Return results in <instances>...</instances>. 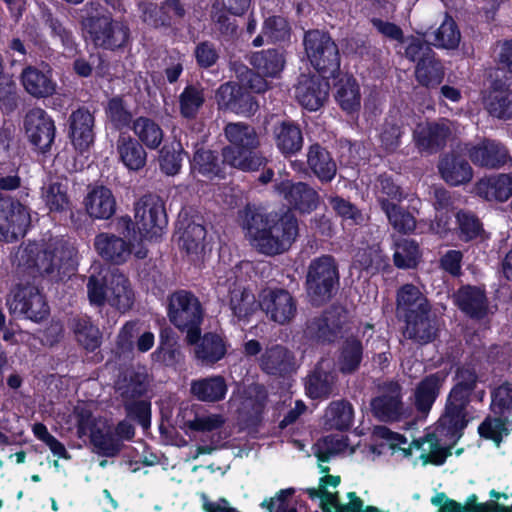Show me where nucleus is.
I'll return each mask as SVG.
<instances>
[{
	"label": "nucleus",
	"mask_w": 512,
	"mask_h": 512,
	"mask_svg": "<svg viewBox=\"0 0 512 512\" xmlns=\"http://www.w3.org/2000/svg\"><path fill=\"white\" fill-rule=\"evenodd\" d=\"M241 224L251 245L266 255H276L288 250L298 236L296 217L286 212L263 214L246 207L240 212Z\"/></svg>",
	"instance_id": "nucleus-1"
},
{
	"label": "nucleus",
	"mask_w": 512,
	"mask_h": 512,
	"mask_svg": "<svg viewBox=\"0 0 512 512\" xmlns=\"http://www.w3.org/2000/svg\"><path fill=\"white\" fill-rule=\"evenodd\" d=\"M75 247L63 238H51L43 244L29 243L18 250L19 265L36 270L53 280H62L76 267Z\"/></svg>",
	"instance_id": "nucleus-2"
},
{
	"label": "nucleus",
	"mask_w": 512,
	"mask_h": 512,
	"mask_svg": "<svg viewBox=\"0 0 512 512\" xmlns=\"http://www.w3.org/2000/svg\"><path fill=\"white\" fill-rule=\"evenodd\" d=\"M86 286L90 304L97 307L108 304L124 313L130 310L135 302L131 283L119 269H113L105 275L92 273Z\"/></svg>",
	"instance_id": "nucleus-3"
},
{
	"label": "nucleus",
	"mask_w": 512,
	"mask_h": 512,
	"mask_svg": "<svg viewBox=\"0 0 512 512\" xmlns=\"http://www.w3.org/2000/svg\"><path fill=\"white\" fill-rule=\"evenodd\" d=\"M224 134L230 145L222 150L223 163L242 171H254L265 163V158L256 153L260 140L250 125L237 122L228 123Z\"/></svg>",
	"instance_id": "nucleus-4"
},
{
	"label": "nucleus",
	"mask_w": 512,
	"mask_h": 512,
	"mask_svg": "<svg viewBox=\"0 0 512 512\" xmlns=\"http://www.w3.org/2000/svg\"><path fill=\"white\" fill-rule=\"evenodd\" d=\"M339 284L335 260L328 255L313 259L306 276L307 294L311 302L321 305L331 299Z\"/></svg>",
	"instance_id": "nucleus-5"
},
{
	"label": "nucleus",
	"mask_w": 512,
	"mask_h": 512,
	"mask_svg": "<svg viewBox=\"0 0 512 512\" xmlns=\"http://www.w3.org/2000/svg\"><path fill=\"white\" fill-rule=\"evenodd\" d=\"M168 316L178 329L187 332L186 338L190 344L196 343L200 335L202 310L192 293L185 290L173 293L169 297Z\"/></svg>",
	"instance_id": "nucleus-6"
},
{
	"label": "nucleus",
	"mask_w": 512,
	"mask_h": 512,
	"mask_svg": "<svg viewBox=\"0 0 512 512\" xmlns=\"http://www.w3.org/2000/svg\"><path fill=\"white\" fill-rule=\"evenodd\" d=\"M95 46L114 50L123 47L129 40V27L109 15L89 17L83 22Z\"/></svg>",
	"instance_id": "nucleus-7"
},
{
	"label": "nucleus",
	"mask_w": 512,
	"mask_h": 512,
	"mask_svg": "<svg viewBox=\"0 0 512 512\" xmlns=\"http://www.w3.org/2000/svg\"><path fill=\"white\" fill-rule=\"evenodd\" d=\"M340 483L339 476L324 475L320 478L318 488H307L305 492L311 499H320L324 512H381L373 506L362 510L363 502L355 493H348L349 502L345 505L339 503L335 489Z\"/></svg>",
	"instance_id": "nucleus-8"
},
{
	"label": "nucleus",
	"mask_w": 512,
	"mask_h": 512,
	"mask_svg": "<svg viewBox=\"0 0 512 512\" xmlns=\"http://www.w3.org/2000/svg\"><path fill=\"white\" fill-rule=\"evenodd\" d=\"M134 211L135 225L141 239L152 240L161 236L167 225V216L159 197L143 196L135 204Z\"/></svg>",
	"instance_id": "nucleus-9"
},
{
	"label": "nucleus",
	"mask_w": 512,
	"mask_h": 512,
	"mask_svg": "<svg viewBox=\"0 0 512 512\" xmlns=\"http://www.w3.org/2000/svg\"><path fill=\"white\" fill-rule=\"evenodd\" d=\"M308 59L319 72L333 73L340 66L338 47L332 38L319 30L308 31L304 37Z\"/></svg>",
	"instance_id": "nucleus-10"
},
{
	"label": "nucleus",
	"mask_w": 512,
	"mask_h": 512,
	"mask_svg": "<svg viewBox=\"0 0 512 512\" xmlns=\"http://www.w3.org/2000/svg\"><path fill=\"white\" fill-rule=\"evenodd\" d=\"M146 391L145 379L142 374L129 371L116 382V392L122 398L128 415L136 417L146 428L149 424L150 406L144 400H137Z\"/></svg>",
	"instance_id": "nucleus-11"
},
{
	"label": "nucleus",
	"mask_w": 512,
	"mask_h": 512,
	"mask_svg": "<svg viewBox=\"0 0 512 512\" xmlns=\"http://www.w3.org/2000/svg\"><path fill=\"white\" fill-rule=\"evenodd\" d=\"M375 433L379 437L389 441L393 448L399 447L405 455H410L411 450L416 449L421 452L420 458H424L436 464H442L448 454H450L449 450L439 443V440L434 433H428L424 437L414 439L410 443L408 449L402 447L403 444L407 443L404 436L395 433L384 426L377 427Z\"/></svg>",
	"instance_id": "nucleus-12"
},
{
	"label": "nucleus",
	"mask_w": 512,
	"mask_h": 512,
	"mask_svg": "<svg viewBox=\"0 0 512 512\" xmlns=\"http://www.w3.org/2000/svg\"><path fill=\"white\" fill-rule=\"evenodd\" d=\"M7 305L14 316H22L34 322L43 320L49 313L44 296L30 283L18 284L7 300Z\"/></svg>",
	"instance_id": "nucleus-13"
},
{
	"label": "nucleus",
	"mask_w": 512,
	"mask_h": 512,
	"mask_svg": "<svg viewBox=\"0 0 512 512\" xmlns=\"http://www.w3.org/2000/svg\"><path fill=\"white\" fill-rule=\"evenodd\" d=\"M31 222L28 208L18 201L0 196V236L6 242L23 237Z\"/></svg>",
	"instance_id": "nucleus-14"
},
{
	"label": "nucleus",
	"mask_w": 512,
	"mask_h": 512,
	"mask_svg": "<svg viewBox=\"0 0 512 512\" xmlns=\"http://www.w3.org/2000/svg\"><path fill=\"white\" fill-rule=\"evenodd\" d=\"M469 403L447 397L444 412L438 420L437 431L452 443L461 438L464 429L473 419L468 409Z\"/></svg>",
	"instance_id": "nucleus-15"
},
{
	"label": "nucleus",
	"mask_w": 512,
	"mask_h": 512,
	"mask_svg": "<svg viewBox=\"0 0 512 512\" xmlns=\"http://www.w3.org/2000/svg\"><path fill=\"white\" fill-rule=\"evenodd\" d=\"M97 253L106 261L113 264H122L128 260L132 252L138 259L147 256V249L143 246L135 247L130 242L111 233H100L94 239Z\"/></svg>",
	"instance_id": "nucleus-16"
},
{
	"label": "nucleus",
	"mask_w": 512,
	"mask_h": 512,
	"mask_svg": "<svg viewBox=\"0 0 512 512\" xmlns=\"http://www.w3.org/2000/svg\"><path fill=\"white\" fill-rule=\"evenodd\" d=\"M259 307L273 322L280 325L289 323L296 315V301L283 289L264 290L260 295Z\"/></svg>",
	"instance_id": "nucleus-17"
},
{
	"label": "nucleus",
	"mask_w": 512,
	"mask_h": 512,
	"mask_svg": "<svg viewBox=\"0 0 512 512\" xmlns=\"http://www.w3.org/2000/svg\"><path fill=\"white\" fill-rule=\"evenodd\" d=\"M25 133L29 141L40 151L48 150L55 138V124L41 108L31 109L24 120Z\"/></svg>",
	"instance_id": "nucleus-18"
},
{
	"label": "nucleus",
	"mask_w": 512,
	"mask_h": 512,
	"mask_svg": "<svg viewBox=\"0 0 512 512\" xmlns=\"http://www.w3.org/2000/svg\"><path fill=\"white\" fill-rule=\"evenodd\" d=\"M227 287L230 293V309L233 316L239 322H247L258 309L259 304L256 302L255 295L237 283L234 276L231 274L225 280H218L217 289L219 293H224V288Z\"/></svg>",
	"instance_id": "nucleus-19"
},
{
	"label": "nucleus",
	"mask_w": 512,
	"mask_h": 512,
	"mask_svg": "<svg viewBox=\"0 0 512 512\" xmlns=\"http://www.w3.org/2000/svg\"><path fill=\"white\" fill-rule=\"evenodd\" d=\"M274 188L291 208L300 213H311L318 207L319 195L315 189L306 183H292L290 180H282L276 183Z\"/></svg>",
	"instance_id": "nucleus-20"
},
{
	"label": "nucleus",
	"mask_w": 512,
	"mask_h": 512,
	"mask_svg": "<svg viewBox=\"0 0 512 512\" xmlns=\"http://www.w3.org/2000/svg\"><path fill=\"white\" fill-rule=\"evenodd\" d=\"M329 83L325 77L301 75L294 88V96L306 109L316 111L328 98Z\"/></svg>",
	"instance_id": "nucleus-21"
},
{
	"label": "nucleus",
	"mask_w": 512,
	"mask_h": 512,
	"mask_svg": "<svg viewBox=\"0 0 512 512\" xmlns=\"http://www.w3.org/2000/svg\"><path fill=\"white\" fill-rule=\"evenodd\" d=\"M451 135L450 122H420L413 131L415 145L420 152L435 153L444 147Z\"/></svg>",
	"instance_id": "nucleus-22"
},
{
	"label": "nucleus",
	"mask_w": 512,
	"mask_h": 512,
	"mask_svg": "<svg viewBox=\"0 0 512 512\" xmlns=\"http://www.w3.org/2000/svg\"><path fill=\"white\" fill-rule=\"evenodd\" d=\"M337 372L332 359L323 358L307 377L306 393L312 399H326L336 390Z\"/></svg>",
	"instance_id": "nucleus-23"
},
{
	"label": "nucleus",
	"mask_w": 512,
	"mask_h": 512,
	"mask_svg": "<svg viewBox=\"0 0 512 512\" xmlns=\"http://www.w3.org/2000/svg\"><path fill=\"white\" fill-rule=\"evenodd\" d=\"M372 412L381 421H397L404 415L401 387L390 382L382 388V394L371 402Z\"/></svg>",
	"instance_id": "nucleus-24"
},
{
	"label": "nucleus",
	"mask_w": 512,
	"mask_h": 512,
	"mask_svg": "<svg viewBox=\"0 0 512 512\" xmlns=\"http://www.w3.org/2000/svg\"><path fill=\"white\" fill-rule=\"evenodd\" d=\"M140 8L143 21L154 27L170 26L179 22L185 15V9L179 0H164L161 6L142 3Z\"/></svg>",
	"instance_id": "nucleus-25"
},
{
	"label": "nucleus",
	"mask_w": 512,
	"mask_h": 512,
	"mask_svg": "<svg viewBox=\"0 0 512 512\" xmlns=\"http://www.w3.org/2000/svg\"><path fill=\"white\" fill-rule=\"evenodd\" d=\"M260 369L272 376H284L295 370V357L286 347L275 344L267 347L258 360Z\"/></svg>",
	"instance_id": "nucleus-26"
},
{
	"label": "nucleus",
	"mask_w": 512,
	"mask_h": 512,
	"mask_svg": "<svg viewBox=\"0 0 512 512\" xmlns=\"http://www.w3.org/2000/svg\"><path fill=\"white\" fill-rule=\"evenodd\" d=\"M396 311L399 318L406 320L430 313V305L418 287L405 284L397 292Z\"/></svg>",
	"instance_id": "nucleus-27"
},
{
	"label": "nucleus",
	"mask_w": 512,
	"mask_h": 512,
	"mask_svg": "<svg viewBox=\"0 0 512 512\" xmlns=\"http://www.w3.org/2000/svg\"><path fill=\"white\" fill-rule=\"evenodd\" d=\"M342 322L341 310L335 308L326 311L321 317L309 321L305 334L312 340L332 342L340 334Z\"/></svg>",
	"instance_id": "nucleus-28"
},
{
	"label": "nucleus",
	"mask_w": 512,
	"mask_h": 512,
	"mask_svg": "<svg viewBox=\"0 0 512 512\" xmlns=\"http://www.w3.org/2000/svg\"><path fill=\"white\" fill-rule=\"evenodd\" d=\"M69 122L72 144L81 152L87 150L94 142V116L89 110L80 108L70 115Z\"/></svg>",
	"instance_id": "nucleus-29"
},
{
	"label": "nucleus",
	"mask_w": 512,
	"mask_h": 512,
	"mask_svg": "<svg viewBox=\"0 0 512 512\" xmlns=\"http://www.w3.org/2000/svg\"><path fill=\"white\" fill-rule=\"evenodd\" d=\"M455 298L459 309L471 318L484 319L491 312L485 291L480 287H461Z\"/></svg>",
	"instance_id": "nucleus-30"
},
{
	"label": "nucleus",
	"mask_w": 512,
	"mask_h": 512,
	"mask_svg": "<svg viewBox=\"0 0 512 512\" xmlns=\"http://www.w3.org/2000/svg\"><path fill=\"white\" fill-rule=\"evenodd\" d=\"M446 373L439 371L421 380L414 391V404L419 413L426 416L440 393Z\"/></svg>",
	"instance_id": "nucleus-31"
},
{
	"label": "nucleus",
	"mask_w": 512,
	"mask_h": 512,
	"mask_svg": "<svg viewBox=\"0 0 512 512\" xmlns=\"http://www.w3.org/2000/svg\"><path fill=\"white\" fill-rule=\"evenodd\" d=\"M21 82L25 91L35 98L52 96L57 87L49 69L43 71L32 66L22 71Z\"/></svg>",
	"instance_id": "nucleus-32"
},
{
	"label": "nucleus",
	"mask_w": 512,
	"mask_h": 512,
	"mask_svg": "<svg viewBox=\"0 0 512 512\" xmlns=\"http://www.w3.org/2000/svg\"><path fill=\"white\" fill-rule=\"evenodd\" d=\"M84 203L89 216L95 219H108L116 210V200L112 191L104 186L91 189Z\"/></svg>",
	"instance_id": "nucleus-33"
},
{
	"label": "nucleus",
	"mask_w": 512,
	"mask_h": 512,
	"mask_svg": "<svg viewBox=\"0 0 512 512\" xmlns=\"http://www.w3.org/2000/svg\"><path fill=\"white\" fill-rule=\"evenodd\" d=\"M438 169L443 180L452 186L469 182L473 175L469 163L454 154L444 155L439 161Z\"/></svg>",
	"instance_id": "nucleus-34"
},
{
	"label": "nucleus",
	"mask_w": 512,
	"mask_h": 512,
	"mask_svg": "<svg viewBox=\"0 0 512 512\" xmlns=\"http://www.w3.org/2000/svg\"><path fill=\"white\" fill-rule=\"evenodd\" d=\"M116 150L119 160L131 171H139L146 165L147 153L143 146L130 136L120 135Z\"/></svg>",
	"instance_id": "nucleus-35"
},
{
	"label": "nucleus",
	"mask_w": 512,
	"mask_h": 512,
	"mask_svg": "<svg viewBox=\"0 0 512 512\" xmlns=\"http://www.w3.org/2000/svg\"><path fill=\"white\" fill-rule=\"evenodd\" d=\"M191 394L199 401L214 403L225 398L227 385L222 376H212L193 380Z\"/></svg>",
	"instance_id": "nucleus-36"
},
{
	"label": "nucleus",
	"mask_w": 512,
	"mask_h": 512,
	"mask_svg": "<svg viewBox=\"0 0 512 512\" xmlns=\"http://www.w3.org/2000/svg\"><path fill=\"white\" fill-rule=\"evenodd\" d=\"M275 144L285 156L296 154L302 149L303 136L300 128L292 122H281L273 130Z\"/></svg>",
	"instance_id": "nucleus-37"
},
{
	"label": "nucleus",
	"mask_w": 512,
	"mask_h": 512,
	"mask_svg": "<svg viewBox=\"0 0 512 512\" xmlns=\"http://www.w3.org/2000/svg\"><path fill=\"white\" fill-rule=\"evenodd\" d=\"M478 193L487 200L506 201L512 196V175L498 174L481 179Z\"/></svg>",
	"instance_id": "nucleus-38"
},
{
	"label": "nucleus",
	"mask_w": 512,
	"mask_h": 512,
	"mask_svg": "<svg viewBox=\"0 0 512 512\" xmlns=\"http://www.w3.org/2000/svg\"><path fill=\"white\" fill-rule=\"evenodd\" d=\"M469 155L474 164L484 167H498L507 160V150L495 141L486 140L473 147Z\"/></svg>",
	"instance_id": "nucleus-39"
},
{
	"label": "nucleus",
	"mask_w": 512,
	"mask_h": 512,
	"mask_svg": "<svg viewBox=\"0 0 512 512\" xmlns=\"http://www.w3.org/2000/svg\"><path fill=\"white\" fill-rule=\"evenodd\" d=\"M307 164L322 182L331 181L336 175V164L329 152L318 144L309 147Z\"/></svg>",
	"instance_id": "nucleus-40"
},
{
	"label": "nucleus",
	"mask_w": 512,
	"mask_h": 512,
	"mask_svg": "<svg viewBox=\"0 0 512 512\" xmlns=\"http://www.w3.org/2000/svg\"><path fill=\"white\" fill-rule=\"evenodd\" d=\"M89 436L94 451L104 457H115L124 447V444L116 438L112 429L104 423L95 426Z\"/></svg>",
	"instance_id": "nucleus-41"
},
{
	"label": "nucleus",
	"mask_w": 512,
	"mask_h": 512,
	"mask_svg": "<svg viewBox=\"0 0 512 512\" xmlns=\"http://www.w3.org/2000/svg\"><path fill=\"white\" fill-rule=\"evenodd\" d=\"M348 449L347 438L342 435H330L319 440L313 447L315 456L318 458L320 472L326 474L330 468L325 463L337 454L344 453Z\"/></svg>",
	"instance_id": "nucleus-42"
},
{
	"label": "nucleus",
	"mask_w": 512,
	"mask_h": 512,
	"mask_svg": "<svg viewBox=\"0 0 512 512\" xmlns=\"http://www.w3.org/2000/svg\"><path fill=\"white\" fill-rule=\"evenodd\" d=\"M404 337L419 344L431 342L436 336V325L429 313L404 320Z\"/></svg>",
	"instance_id": "nucleus-43"
},
{
	"label": "nucleus",
	"mask_w": 512,
	"mask_h": 512,
	"mask_svg": "<svg viewBox=\"0 0 512 512\" xmlns=\"http://www.w3.org/2000/svg\"><path fill=\"white\" fill-rule=\"evenodd\" d=\"M199 340L195 348V356L203 364H213L222 359L226 353L223 339L214 333H207Z\"/></svg>",
	"instance_id": "nucleus-44"
},
{
	"label": "nucleus",
	"mask_w": 512,
	"mask_h": 512,
	"mask_svg": "<svg viewBox=\"0 0 512 512\" xmlns=\"http://www.w3.org/2000/svg\"><path fill=\"white\" fill-rule=\"evenodd\" d=\"M478 381V376L474 368L462 366L456 370L454 376V385L448 396L455 400L471 402V396Z\"/></svg>",
	"instance_id": "nucleus-45"
},
{
	"label": "nucleus",
	"mask_w": 512,
	"mask_h": 512,
	"mask_svg": "<svg viewBox=\"0 0 512 512\" xmlns=\"http://www.w3.org/2000/svg\"><path fill=\"white\" fill-rule=\"evenodd\" d=\"M431 503L438 507V512H491V502L478 503L475 495L468 497L461 505L441 492L431 498Z\"/></svg>",
	"instance_id": "nucleus-46"
},
{
	"label": "nucleus",
	"mask_w": 512,
	"mask_h": 512,
	"mask_svg": "<svg viewBox=\"0 0 512 512\" xmlns=\"http://www.w3.org/2000/svg\"><path fill=\"white\" fill-rule=\"evenodd\" d=\"M335 98L341 108L348 113L357 111L360 108L361 97L355 79L350 76L341 77L336 84Z\"/></svg>",
	"instance_id": "nucleus-47"
},
{
	"label": "nucleus",
	"mask_w": 512,
	"mask_h": 512,
	"mask_svg": "<svg viewBox=\"0 0 512 512\" xmlns=\"http://www.w3.org/2000/svg\"><path fill=\"white\" fill-rule=\"evenodd\" d=\"M134 134L148 148L156 149L162 143L164 133L154 120L147 117H138L132 126Z\"/></svg>",
	"instance_id": "nucleus-48"
},
{
	"label": "nucleus",
	"mask_w": 512,
	"mask_h": 512,
	"mask_svg": "<svg viewBox=\"0 0 512 512\" xmlns=\"http://www.w3.org/2000/svg\"><path fill=\"white\" fill-rule=\"evenodd\" d=\"M191 168L193 172H198L209 179L221 178L224 175L218 156L213 151L202 148L195 152Z\"/></svg>",
	"instance_id": "nucleus-49"
},
{
	"label": "nucleus",
	"mask_w": 512,
	"mask_h": 512,
	"mask_svg": "<svg viewBox=\"0 0 512 512\" xmlns=\"http://www.w3.org/2000/svg\"><path fill=\"white\" fill-rule=\"evenodd\" d=\"M354 418L352 405L344 400L333 401L325 412L326 424L330 428L346 430L351 427Z\"/></svg>",
	"instance_id": "nucleus-50"
},
{
	"label": "nucleus",
	"mask_w": 512,
	"mask_h": 512,
	"mask_svg": "<svg viewBox=\"0 0 512 512\" xmlns=\"http://www.w3.org/2000/svg\"><path fill=\"white\" fill-rule=\"evenodd\" d=\"M251 64L263 76L275 77L284 68L285 59L278 50H266L255 53L251 58Z\"/></svg>",
	"instance_id": "nucleus-51"
},
{
	"label": "nucleus",
	"mask_w": 512,
	"mask_h": 512,
	"mask_svg": "<svg viewBox=\"0 0 512 512\" xmlns=\"http://www.w3.org/2000/svg\"><path fill=\"white\" fill-rule=\"evenodd\" d=\"M204 102V89L197 85H188L179 95L180 114L186 119H194Z\"/></svg>",
	"instance_id": "nucleus-52"
},
{
	"label": "nucleus",
	"mask_w": 512,
	"mask_h": 512,
	"mask_svg": "<svg viewBox=\"0 0 512 512\" xmlns=\"http://www.w3.org/2000/svg\"><path fill=\"white\" fill-rule=\"evenodd\" d=\"M68 181H51L42 188V197L51 211H64L69 207Z\"/></svg>",
	"instance_id": "nucleus-53"
},
{
	"label": "nucleus",
	"mask_w": 512,
	"mask_h": 512,
	"mask_svg": "<svg viewBox=\"0 0 512 512\" xmlns=\"http://www.w3.org/2000/svg\"><path fill=\"white\" fill-rule=\"evenodd\" d=\"M72 325L77 342L86 350L94 351L100 346V331L89 318L82 317L74 319Z\"/></svg>",
	"instance_id": "nucleus-54"
},
{
	"label": "nucleus",
	"mask_w": 512,
	"mask_h": 512,
	"mask_svg": "<svg viewBox=\"0 0 512 512\" xmlns=\"http://www.w3.org/2000/svg\"><path fill=\"white\" fill-rule=\"evenodd\" d=\"M485 107L493 117L512 118V92L509 90L491 91L485 101Z\"/></svg>",
	"instance_id": "nucleus-55"
},
{
	"label": "nucleus",
	"mask_w": 512,
	"mask_h": 512,
	"mask_svg": "<svg viewBox=\"0 0 512 512\" xmlns=\"http://www.w3.org/2000/svg\"><path fill=\"white\" fill-rule=\"evenodd\" d=\"M432 44L437 48L455 49L461 41V33L455 21L446 16L442 24L433 33Z\"/></svg>",
	"instance_id": "nucleus-56"
},
{
	"label": "nucleus",
	"mask_w": 512,
	"mask_h": 512,
	"mask_svg": "<svg viewBox=\"0 0 512 512\" xmlns=\"http://www.w3.org/2000/svg\"><path fill=\"white\" fill-rule=\"evenodd\" d=\"M443 68L435 56L431 59L420 60L415 68L417 81L426 87L436 86L443 79Z\"/></svg>",
	"instance_id": "nucleus-57"
},
{
	"label": "nucleus",
	"mask_w": 512,
	"mask_h": 512,
	"mask_svg": "<svg viewBox=\"0 0 512 512\" xmlns=\"http://www.w3.org/2000/svg\"><path fill=\"white\" fill-rule=\"evenodd\" d=\"M419 258V247L414 240L403 239L396 244L394 263L398 268H413L417 265Z\"/></svg>",
	"instance_id": "nucleus-58"
},
{
	"label": "nucleus",
	"mask_w": 512,
	"mask_h": 512,
	"mask_svg": "<svg viewBox=\"0 0 512 512\" xmlns=\"http://www.w3.org/2000/svg\"><path fill=\"white\" fill-rule=\"evenodd\" d=\"M384 212L388 218L389 223L398 232L406 234L412 232L415 229V218L409 212L399 207L397 204H385Z\"/></svg>",
	"instance_id": "nucleus-59"
},
{
	"label": "nucleus",
	"mask_w": 512,
	"mask_h": 512,
	"mask_svg": "<svg viewBox=\"0 0 512 512\" xmlns=\"http://www.w3.org/2000/svg\"><path fill=\"white\" fill-rule=\"evenodd\" d=\"M362 359V346L356 339H349L345 342L339 357L340 370L343 373L355 371Z\"/></svg>",
	"instance_id": "nucleus-60"
},
{
	"label": "nucleus",
	"mask_w": 512,
	"mask_h": 512,
	"mask_svg": "<svg viewBox=\"0 0 512 512\" xmlns=\"http://www.w3.org/2000/svg\"><path fill=\"white\" fill-rule=\"evenodd\" d=\"M206 230L203 225L189 223L180 236V245L187 253H198L203 248Z\"/></svg>",
	"instance_id": "nucleus-61"
},
{
	"label": "nucleus",
	"mask_w": 512,
	"mask_h": 512,
	"mask_svg": "<svg viewBox=\"0 0 512 512\" xmlns=\"http://www.w3.org/2000/svg\"><path fill=\"white\" fill-rule=\"evenodd\" d=\"M355 267L374 273L385 265L384 257L377 246L360 249L353 262Z\"/></svg>",
	"instance_id": "nucleus-62"
},
{
	"label": "nucleus",
	"mask_w": 512,
	"mask_h": 512,
	"mask_svg": "<svg viewBox=\"0 0 512 512\" xmlns=\"http://www.w3.org/2000/svg\"><path fill=\"white\" fill-rule=\"evenodd\" d=\"M140 326L137 321H129L120 329L116 342L120 355L129 357L133 353L136 338L140 332Z\"/></svg>",
	"instance_id": "nucleus-63"
},
{
	"label": "nucleus",
	"mask_w": 512,
	"mask_h": 512,
	"mask_svg": "<svg viewBox=\"0 0 512 512\" xmlns=\"http://www.w3.org/2000/svg\"><path fill=\"white\" fill-rule=\"evenodd\" d=\"M491 410L503 415L512 409V385L503 383L491 392Z\"/></svg>",
	"instance_id": "nucleus-64"
}]
</instances>
